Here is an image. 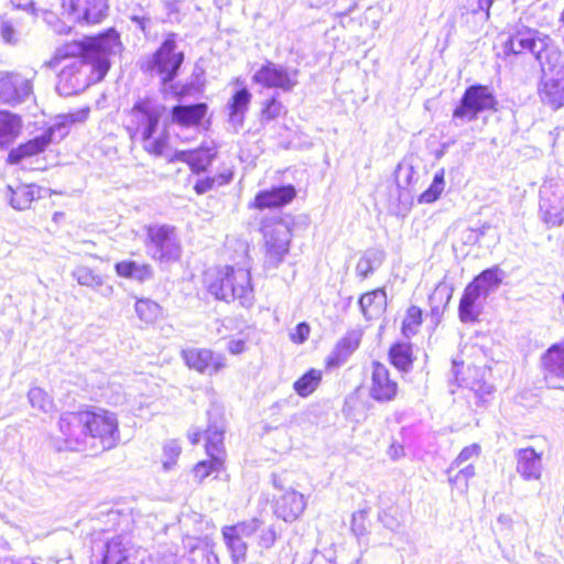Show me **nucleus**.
Masks as SVG:
<instances>
[{
	"label": "nucleus",
	"instance_id": "bf43d9fd",
	"mask_svg": "<svg viewBox=\"0 0 564 564\" xmlns=\"http://www.w3.org/2000/svg\"><path fill=\"white\" fill-rule=\"evenodd\" d=\"M216 186V178L213 177H204L197 180L194 185V189L198 195H203Z\"/></svg>",
	"mask_w": 564,
	"mask_h": 564
},
{
	"label": "nucleus",
	"instance_id": "4d7b16f0",
	"mask_svg": "<svg viewBox=\"0 0 564 564\" xmlns=\"http://www.w3.org/2000/svg\"><path fill=\"white\" fill-rule=\"evenodd\" d=\"M310 564H335V550L333 547L314 550Z\"/></svg>",
	"mask_w": 564,
	"mask_h": 564
},
{
	"label": "nucleus",
	"instance_id": "4be33fe9",
	"mask_svg": "<svg viewBox=\"0 0 564 564\" xmlns=\"http://www.w3.org/2000/svg\"><path fill=\"white\" fill-rule=\"evenodd\" d=\"M208 427L205 431L206 453L208 456L224 458L225 421L223 416L217 413V411H208Z\"/></svg>",
	"mask_w": 564,
	"mask_h": 564
},
{
	"label": "nucleus",
	"instance_id": "49530a36",
	"mask_svg": "<svg viewBox=\"0 0 564 564\" xmlns=\"http://www.w3.org/2000/svg\"><path fill=\"white\" fill-rule=\"evenodd\" d=\"M456 474L448 475V481L453 487H456L460 491H467L468 481L475 476V467L468 463L456 469Z\"/></svg>",
	"mask_w": 564,
	"mask_h": 564
},
{
	"label": "nucleus",
	"instance_id": "4c0bfd02",
	"mask_svg": "<svg viewBox=\"0 0 564 564\" xmlns=\"http://www.w3.org/2000/svg\"><path fill=\"white\" fill-rule=\"evenodd\" d=\"M394 177L400 192L410 191L419 181V173L409 160L400 162L395 169ZM402 193H400V196Z\"/></svg>",
	"mask_w": 564,
	"mask_h": 564
},
{
	"label": "nucleus",
	"instance_id": "ea45409f",
	"mask_svg": "<svg viewBox=\"0 0 564 564\" xmlns=\"http://www.w3.org/2000/svg\"><path fill=\"white\" fill-rule=\"evenodd\" d=\"M321 381L322 371L312 368L293 383V389L300 397L307 398L317 389Z\"/></svg>",
	"mask_w": 564,
	"mask_h": 564
},
{
	"label": "nucleus",
	"instance_id": "8fccbe9b",
	"mask_svg": "<svg viewBox=\"0 0 564 564\" xmlns=\"http://www.w3.org/2000/svg\"><path fill=\"white\" fill-rule=\"evenodd\" d=\"M422 323V311L417 306H410L402 323V330L405 336L413 335L417 332Z\"/></svg>",
	"mask_w": 564,
	"mask_h": 564
},
{
	"label": "nucleus",
	"instance_id": "13d9d810",
	"mask_svg": "<svg viewBox=\"0 0 564 564\" xmlns=\"http://www.w3.org/2000/svg\"><path fill=\"white\" fill-rule=\"evenodd\" d=\"M311 327L306 322L299 323L290 337L293 343L303 344L310 336Z\"/></svg>",
	"mask_w": 564,
	"mask_h": 564
},
{
	"label": "nucleus",
	"instance_id": "c756f323",
	"mask_svg": "<svg viewBox=\"0 0 564 564\" xmlns=\"http://www.w3.org/2000/svg\"><path fill=\"white\" fill-rule=\"evenodd\" d=\"M502 271L496 265L480 272L469 284L486 300L498 290L502 282Z\"/></svg>",
	"mask_w": 564,
	"mask_h": 564
},
{
	"label": "nucleus",
	"instance_id": "cd10ccee",
	"mask_svg": "<svg viewBox=\"0 0 564 564\" xmlns=\"http://www.w3.org/2000/svg\"><path fill=\"white\" fill-rule=\"evenodd\" d=\"M252 95L248 88L242 87L235 91L228 101L229 109V123L238 129L242 127L245 121V113L247 112L251 102Z\"/></svg>",
	"mask_w": 564,
	"mask_h": 564
},
{
	"label": "nucleus",
	"instance_id": "2f4dec72",
	"mask_svg": "<svg viewBox=\"0 0 564 564\" xmlns=\"http://www.w3.org/2000/svg\"><path fill=\"white\" fill-rule=\"evenodd\" d=\"M361 340L360 330H350L336 344L328 362L339 365L359 347Z\"/></svg>",
	"mask_w": 564,
	"mask_h": 564
},
{
	"label": "nucleus",
	"instance_id": "39448f33",
	"mask_svg": "<svg viewBox=\"0 0 564 564\" xmlns=\"http://www.w3.org/2000/svg\"><path fill=\"white\" fill-rule=\"evenodd\" d=\"M176 40V33H167L154 53L139 61L140 70L160 77L163 85L174 80L185 58L184 53L177 50Z\"/></svg>",
	"mask_w": 564,
	"mask_h": 564
},
{
	"label": "nucleus",
	"instance_id": "7c9ffc66",
	"mask_svg": "<svg viewBox=\"0 0 564 564\" xmlns=\"http://www.w3.org/2000/svg\"><path fill=\"white\" fill-rule=\"evenodd\" d=\"M171 162L181 161L188 164L192 173L199 175L212 164L213 155L207 151H175L170 160Z\"/></svg>",
	"mask_w": 564,
	"mask_h": 564
},
{
	"label": "nucleus",
	"instance_id": "864d4df0",
	"mask_svg": "<svg viewBox=\"0 0 564 564\" xmlns=\"http://www.w3.org/2000/svg\"><path fill=\"white\" fill-rule=\"evenodd\" d=\"M182 452L181 445L178 441L176 440H170L167 441L163 446V467L164 469H171L178 458L180 454Z\"/></svg>",
	"mask_w": 564,
	"mask_h": 564
},
{
	"label": "nucleus",
	"instance_id": "79ce46f5",
	"mask_svg": "<svg viewBox=\"0 0 564 564\" xmlns=\"http://www.w3.org/2000/svg\"><path fill=\"white\" fill-rule=\"evenodd\" d=\"M389 358L391 364L401 371H408L412 366L411 349L405 344H394L390 348Z\"/></svg>",
	"mask_w": 564,
	"mask_h": 564
},
{
	"label": "nucleus",
	"instance_id": "69168bd1",
	"mask_svg": "<svg viewBox=\"0 0 564 564\" xmlns=\"http://www.w3.org/2000/svg\"><path fill=\"white\" fill-rule=\"evenodd\" d=\"M214 178H216V185L217 186H221V185H226L230 182L231 180V174H225V173H221L217 176H215Z\"/></svg>",
	"mask_w": 564,
	"mask_h": 564
},
{
	"label": "nucleus",
	"instance_id": "a211bd4d",
	"mask_svg": "<svg viewBox=\"0 0 564 564\" xmlns=\"http://www.w3.org/2000/svg\"><path fill=\"white\" fill-rule=\"evenodd\" d=\"M296 196L293 185H274L268 189L259 191L253 200L249 203L250 209H279L290 204Z\"/></svg>",
	"mask_w": 564,
	"mask_h": 564
},
{
	"label": "nucleus",
	"instance_id": "ddd939ff",
	"mask_svg": "<svg viewBox=\"0 0 564 564\" xmlns=\"http://www.w3.org/2000/svg\"><path fill=\"white\" fill-rule=\"evenodd\" d=\"M564 193L562 186L553 181H545L540 187L539 209L542 220L547 226L560 225L563 220Z\"/></svg>",
	"mask_w": 564,
	"mask_h": 564
},
{
	"label": "nucleus",
	"instance_id": "a878e982",
	"mask_svg": "<svg viewBox=\"0 0 564 564\" xmlns=\"http://www.w3.org/2000/svg\"><path fill=\"white\" fill-rule=\"evenodd\" d=\"M28 34L25 17L15 12L0 19V36L8 45H18Z\"/></svg>",
	"mask_w": 564,
	"mask_h": 564
},
{
	"label": "nucleus",
	"instance_id": "e433bc0d",
	"mask_svg": "<svg viewBox=\"0 0 564 564\" xmlns=\"http://www.w3.org/2000/svg\"><path fill=\"white\" fill-rule=\"evenodd\" d=\"M21 129L19 116L0 111V148H7L17 139Z\"/></svg>",
	"mask_w": 564,
	"mask_h": 564
},
{
	"label": "nucleus",
	"instance_id": "423d86ee",
	"mask_svg": "<svg viewBox=\"0 0 564 564\" xmlns=\"http://www.w3.org/2000/svg\"><path fill=\"white\" fill-rule=\"evenodd\" d=\"M260 230L264 239L265 270H275L284 261L290 251L292 231L290 224L280 215L264 217Z\"/></svg>",
	"mask_w": 564,
	"mask_h": 564
},
{
	"label": "nucleus",
	"instance_id": "c03bdc74",
	"mask_svg": "<svg viewBox=\"0 0 564 564\" xmlns=\"http://www.w3.org/2000/svg\"><path fill=\"white\" fill-rule=\"evenodd\" d=\"M72 275L78 284L88 286L93 290H98L104 286L102 278L88 267L83 265L76 268Z\"/></svg>",
	"mask_w": 564,
	"mask_h": 564
},
{
	"label": "nucleus",
	"instance_id": "f8f14e48",
	"mask_svg": "<svg viewBox=\"0 0 564 564\" xmlns=\"http://www.w3.org/2000/svg\"><path fill=\"white\" fill-rule=\"evenodd\" d=\"M258 530L259 523L257 518L223 528L224 541L234 564H243L246 562L248 545L245 539L252 536Z\"/></svg>",
	"mask_w": 564,
	"mask_h": 564
},
{
	"label": "nucleus",
	"instance_id": "c85d7f7f",
	"mask_svg": "<svg viewBox=\"0 0 564 564\" xmlns=\"http://www.w3.org/2000/svg\"><path fill=\"white\" fill-rule=\"evenodd\" d=\"M207 112L204 102L193 105H177L171 110L172 120L181 126H194L202 121Z\"/></svg>",
	"mask_w": 564,
	"mask_h": 564
},
{
	"label": "nucleus",
	"instance_id": "4468645a",
	"mask_svg": "<svg viewBox=\"0 0 564 564\" xmlns=\"http://www.w3.org/2000/svg\"><path fill=\"white\" fill-rule=\"evenodd\" d=\"M541 368L549 388L564 390V340L552 344L542 354Z\"/></svg>",
	"mask_w": 564,
	"mask_h": 564
},
{
	"label": "nucleus",
	"instance_id": "b1692460",
	"mask_svg": "<svg viewBox=\"0 0 564 564\" xmlns=\"http://www.w3.org/2000/svg\"><path fill=\"white\" fill-rule=\"evenodd\" d=\"M130 538L119 534L108 540L100 553V564H129Z\"/></svg>",
	"mask_w": 564,
	"mask_h": 564
},
{
	"label": "nucleus",
	"instance_id": "09e8293b",
	"mask_svg": "<svg viewBox=\"0 0 564 564\" xmlns=\"http://www.w3.org/2000/svg\"><path fill=\"white\" fill-rule=\"evenodd\" d=\"M160 311V305L148 299L138 300L135 303V313L139 318L145 323L154 322L158 318Z\"/></svg>",
	"mask_w": 564,
	"mask_h": 564
},
{
	"label": "nucleus",
	"instance_id": "6e6d98bb",
	"mask_svg": "<svg viewBox=\"0 0 564 564\" xmlns=\"http://www.w3.org/2000/svg\"><path fill=\"white\" fill-rule=\"evenodd\" d=\"M467 386L482 403L487 402V398L494 392L492 384L487 383L484 380H476L467 383Z\"/></svg>",
	"mask_w": 564,
	"mask_h": 564
},
{
	"label": "nucleus",
	"instance_id": "f257e3e1",
	"mask_svg": "<svg viewBox=\"0 0 564 564\" xmlns=\"http://www.w3.org/2000/svg\"><path fill=\"white\" fill-rule=\"evenodd\" d=\"M120 35L109 29L94 37L74 41L56 48L53 57L44 63L51 69L62 66L57 75L56 91L73 96L104 79L110 68L111 56L121 52Z\"/></svg>",
	"mask_w": 564,
	"mask_h": 564
},
{
	"label": "nucleus",
	"instance_id": "de8ad7c7",
	"mask_svg": "<svg viewBox=\"0 0 564 564\" xmlns=\"http://www.w3.org/2000/svg\"><path fill=\"white\" fill-rule=\"evenodd\" d=\"M224 467V458H218L216 456H209V460H203L196 464L194 468V476L199 481L204 480L206 477L212 475L213 473H218Z\"/></svg>",
	"mask_w": 564,
	"mask_h": 564
},
{
	"label": "nucleus",
	"instance_id": "aec40b11",
	"mask_svg": "<svg viewBox=\"0 0 564 564\" xmlns=\"http://www.w3.org/2000/svg\"><path fill=\"white\" fill-rule=\"evenodd\" d=\"M539 93L543 102L557 109L564 106V62L541 80Z\"/></svg>",
	"mask_w": 564,
	"mask_h": 564
},
{
	"label": "nucleus",
	"instance_id": "6e6552de",
	"mask_svg": "<svg viewBox=\"0 0 564 564\" xmlns=\"http://www.w3.org/2000/svg\"><path fill=\"white\" fill-rule=\"evenodd\" d=\"M496 105V96L489 86L470 85L465 89L458 105L453 110L452 122L458 127L475 121L479 113L495 110Z\"/></svg>",
	"mask_w": 564,
	"mask_h": 564
},
{
	"label": "nucleus",
	"instance_id": "680f3d73",
	"mask_svg": "<svg viewBox=\"0 0 564 564\" xmlns=\"http://www.w3.org/2000/svg\"><path fill=\"white\" fill-rule=\"evenodd\" d=\"M130 20L135 24L138 29H140L143 33H147V30L151 22L150 17L131 14Z\"/></svg>",
	"mask_w": 564,
	"mask_h": 564
},
{
	"label": "nucleus",
	"instance_id": "473e14b6",
	"mask_svg": "<svg viewBox=\"0 0 564 564\" xmlns=\"http://www.w3.org/2000/svg\"><path fill=\"white\" fill-rule=\"evenodd\" d=\"M116 273L126 279L145 282L153 278V269L148 263H138L133 260H123L115 264Z\"/></svg>",
	"mask_w": 564,
	"mask_h": 564
},
{
	"label": "nucleus",
	"instance_id": "a19ab883",
	"mask_svg": "<svg viewBox=\"0 0 564 564\" xmlns=\"http://www.w3.org/2000/svg\"><path fill=\"white\" fill-rule=\"evenodd\" d=\"M188 561L191 564H219L213 547L205 542H197L191 547Z\"/></svg>",
	"mask_w": 564,
	"mask_h": 564
},
{
	"label": "nucleus",
	"instance_id": "9b49d317",
	"mask_svg": "<svg viewBox=\"0 0 564 564\" xmlns=\"http://www.w3.org/2000/svg\"><path fill=\"white\" fill-rule=\"evenodd\" d=\"M299 70L282 64L267 61L252 75V80L265 88H276L290 93L299 84Z\"/></svg>",
	"mask_w": 564,
	"mask_h": 564
},
{
	"label": "nucleus",
	"instance_id": "f704fd0d",
	"mask_svg": "<svg viewBox=\"0 0 564 564\" xmlns=\"http://www.w3.org/2000/svg\"><path fill=\"white\" fill-rule=\"evenodd\" d=\"M386 259V252L380 248L367 249L356 265V273L361 279H367L378 270Z\"/></svg>",
	"mask_w": 564,
	"mask_h": 564
},
{
	"label": "nucleus",
	"instance_id": "bb28decb",
	"mask_svg": "<svg viewBox=\"0 0 564 564\" xmlns=\"http://www.w3.org/2000/svg\"><path fill=\"white\" fill-rule=\"evenodd\" d=\"M517 471L525 480H536L541 477L542 459L532 447L521 448L516 454Z\"/></svg>",
	"mask_w": 564,
	"mask_h": 564
},
{
	"label": "nucleus",
	"instance_id": "f03ea898",
	"mask_svg": "<svg viewBox=\"0 0 564 564\" xmlns=\"http://www.w3.org/2000/svg\"><path fill=\"white\" fill-rule=\"evenodd\" d=\"M166 107L154 98H139L130 110L131 124L127 127L130 137H139L143 149L155 156H161L167 147L169 135L165 131L156 134L160 120Z\"/></svg>",
	"mask_w": 564,
	"mask_h": 564
},
{
	"label": "nucleus",
	"instance_id": "37998d69",
	"mask_svg": "<svg viewBox=\"0 0 564 564\" xmlns=\"http://www.w3.org/2000/svg\"><path fill=\"white\" fill-rule=\"evenodd\" d=\"M445 187V173L440 170L434 174L432 184L419 196V203L431 204L437 200Z\"/></svg>",
	"mask_w": 564,
	"mask_h": 564
},
{
	"label": "nucleus",
	"instance_id": "dca6fc26",
	"mask_svg": "<svg viewBox=\"0 0 564 564\" xmlns=\"http://www.w3.org/2000/svg\"><path fill=\"white\" fill-rule=\"evenodd\" d=\"M64 12L75 22L99 23L106 15L107 0H62Z\"/></svg>",
	"mask_w": 564,
	"mask_h": 564
},
{
	"label": "nucleus",
	"instance_id": "338daca9",
	"mask_svg": "<svg viewBox=\"0 0 564 564\" xmlns=\"http://www.w3.org/2000/svg\"><path fill=\"white\" fill-rule=\"evenodd\" d=\"M403 452V448L402 446L400 445H391V447L389 448V455L392 459H397L401 453Z\"/></svg>",
	"mask_w": 564,
	"mask_h": 564
},
{
	"label": "nucleus",
	"instance_id": "603ef678",
	"mask_svg": "<svg viewBox=\"0 0 564 564\" xmlns=\"http://www.w3.org/2000/svg\"><path fill=\"white\" fill-rule=\"evenodd\" d=\"M480 453V447L477 444H473L469 446L464 447L458 456L452 462L449 467L446 470L447 475H451V473H454L455 469L460 468L463 465H466L467 462H469L473 458H477Z\"/></svg>",
	"mask_w": 564,
	"mask_h": 564
},
{
	"label": "nucleus",
	"instance_id": "6ab92c4d",
	"mask_svg": "<svg viewBox=\"0 0 564 564\" xmlns=\"http://www.w3.org/2000/svg\"><path fill=\"white\" fill-rule=\"evenodd\" d=\"M32 94V82L17 73L0 72V102L15 105Z\"/></svg>",
	"mask_w": 564,
	"mask_h": 564
},
{
	"label": "nucleus",
	"instance_id": "1a4fd4ad",
	"mask_svg": "<svg viewBox=\"0 0 564 564\" xmlns=\"http://www.w3.org/2000/svg\"><path fill=\"white\" fill-rule=\"evenodd\" d=\"M144 241L147 253L160 263L175 262L181 257V243L175 227L170 225H149Z\"/></svg>",
	"mask_w": 564,
	"mask_h": 564
},
{
	"label": "nucleus",
	"instance_id": "393cba45",
	"mask_svg": "<svg viewBox=\"0 0 564 564\" xmlns=\"http://www.w3.org/2000/svg\"><path fill=\"white\" fill-rule=\"evenodd\" d=\"M484 296L468 283L458 305L459 319L465 324L477 322L484 308Z\"/></svg>",
	"mask_w": 564,
	"mask_h": 564
},
{
	"label": "nucleus",
	"instance_id": "f3484780",
	"mask_svg": "<svg viewBox=\"0 0 564 564\" xmlns=\"http://www.w3.org/2000/svg\"><path fill=\"white\" fill-rule=\"evenodd\" d=\"M58 425L66 449L77 451L80 446L87 444L88 436L84 411L62 414Z\"/></svg>",
	"mask_w": 564,
	"mask_h": 564
},
{
	"label": "nucleus",
	"instance_id": "052dcab7",
	"mask_svg": "<svg viewBox=\"0 0 564 564\" xmlns=\"http://www.w3.org/2000/svg\"><path fill=\"white\" fill-rule=\"evenodd\" d=\"M227 349L232 355H238L246 349V339L243 338H231L227 344Z\"/></svg>",
	"mask_w": 564,
	"mask_h": 564
},
{
	"label": "nucleus",
	"instance_id": "2eb2a0df",
	"mask_svg": "<svg viewBox=\"0 0 564 564\" xmlns=\"http://www.w3.org/2000/svg\"><path fill=\"white\" fill-rule=\"evenodd\" d=\"M182 358L189 369L206 376H214L226 367L225 356L206 348L183 349Z\"/></svg>",
	"mask_w": 564,
	"mask_h": 564
},
{
	"label": "nucleus",
	"instance_id": "7ed1b4c3",
	"mask_svg": "<svg viewBox=\"0 0 564 564\" xmlns=\"http://www.w3.org/2000/svg\"><path fill=\"white\" fill-rule=\"evenodd\" d=\"M208 292L227 303L238 300L241 306L253 304L254 293L250 271L231 265L209 270L205 276Z\"/></svg>",
	"mask_w": 564,
	"mask_h": 564
},
{
	"label": "nucleus",
	"instance_id": "5701e85b",
	"mask_svg": "<svg viewBox=\"0 0 564 564\" xmlns=\"http://www.w3.org/2000/svg\"><path fill=\"white\" fill-rule=\"evenodd\" d=\"M306 501L304 496L295 490H288L275 501V514L285 522L296 520L304 511Z\"/></svg>",
	"mask_w": 564,
	"mask_h": 564
},
{
	"label": "nucleus",
	"instance_id": "0e129e2a",
	"mask_svg": "<svg viewBox=\"0 0 564 564\" xmlns=\"http://www.w3.org/2000/svg\"><path fill=\"white\" fill-rule=\"evenodd\" d=\"M494 0H477L478 9L474 12L481 11L485 13L486 19L489 18V10L492 6Z\"/></svg>",
	"mask_w": 564,
	"mask_h": 564
},
{
	"label": "nucleus",
	"instance_id": "20e7f679",
	"mask_svg": "<svg viewBox=\"0 0 564 564\" xmlns=\"http://www.w3.org/2000/svg\"><path fill=\"white\" fill-rule=\"evenodd\" d=\"M506 50L513 54L525 52L533 54L544 76L561 64L562 52L555 41L535 30L519 31L510 35L506 43Z\"/></svg>",
	"mask_w": 564,
	"mask_h": 564
},
{
	"label": "nucleus",
	"instance_id": "58836bf2",
	"mask_svg": "<svg viewBox=\"0 0 564 564\" xmlns=\"http://www.w3.org/2000/svg\"><path fill=\"white\" fill-rule=\"evenodd\" d=\"M452 299V290L444 284H438L430 295L431 318L436 324L441 322L444 308Z\"/></svg>",
	"mask_w": 564,
	"mask_h": 564
},
{
	"label": "nucleus",
	"instance_id": "e2e57ef3",
	"mask_svg": "<svg viewBox=\"0 0 564 564\" xmlns=\"http://www.w3.org/2000/svg\"><path fill=\"white\" fill-rule=\"evenodd\" d=\"M463 241L466 245H476V243H478L477 234L475 231V228H467L463 232Z\"/></svg>",
	"mask_w": 564,
	"mask_h": 564
},
{
	"label": "nucleus",
	"instance_id": "5fc2aeb1",
	"mask_svg": "<svg viewBox=\"0 0 564 564\" xmlns=\"http://www.w3.org/2000/svg\"><path fill=\"white\" fill-rule=\"evenodd\" d=\"M283 110V105L276 97H272L265 101L261 110V121H271L276 119Z\"/></svg>",
	"mask_w": 564,
	"mask_h": 564
},
{
	"label": "nucleus",
	"instance_id": "0eeeda50",
	"mask_svg": "<svg viewBox=\"0 0 564 564\" xmlns=\"http://www.w3.org/2000/svg\"><path fill=\"white\" fill-rule=\"evenodd\" d=\"M88 115L87 110H83L78 113H69L65 117L66 121L57 122L51 126L44 133L37 135L25 143L12 149L9 154L7 162L9 164H19L23 159L37 155L48 147L52 142L61 141L64 139L69 130L68 123L80 121L86 119Z\"/></svg>",
	"mask_w": 564,
	"mask_h": 564
},
{
	"label": "nucleus",
	"instance_id": "72a5a7b5",
	"mask_svg": "<svg viewBox=\"0 0 564 564\" xmlns=\"http://www.w3.org/2000/svg\"><path fill=\"white\" fill-rule=\"evenodd\" d=\"M359 307L367 319L380 315L387 305V294L383 289H377L362 294L359 299Z\"/></svg>",
	"mask_w": 564,
	"mask_h": 564
},
{
	"label": "nucleus",
	"instance_id": "412c9836",
	"mask_svg": "<svg viewBox=\"0 0 564 564\" xmlns=\"http://www.w3.org/2000/svg\"><path fill=\"white\" fill-rule=\"evenodd\" d=\"M397 390L398 384L390 379L387 367L380 362H373L370 395L380 402L391 401L394 399Z\"/></svg>",
	"mask_w": 564,
	"mask_h": 564
},
{
	"label": "nucleus",
	"instance_id": "a18cd8bd",
	"mask_svg": "<svg viewBox=\"0 0 564 564\" xmlns=\"http://www.w3.org/2000/svg\"><path fill=\"white\" fill-rule=\"evenodd\" d=\"M28 398L32 408L37 409L44 413H48L54 408L53 399L39 387L30 389Z\"/></svg>",
	"mask_w": 564,
	"mask_h": 564
},
{
	"label": "nucleus",
	"instance_id": "c9c22d12",
	"mask_svg": "<svg viewBox=\"0 0 564 564\" xmlns=\"http://www.w3.org/2000/svg\"><path fill=\"white\" fill-rule=\"evenodd\" d=\"M8 191L10 193V205L17 210H25L30 208L32 202L36 197H40V187L33 184H22L17 188L8 186Z\"/></svg>",
	"mask_w": 564,
	"mask_h": 564
},
{
	"label": "nucleus",
	"instance_id": "774afa93",
	"mask_svg": "<svg viewBox=\"0 0 564 564\" xmlns=\"http://www.w3.org/2000/svg\"><path fill=\"white\" fill-rule=\"evenodd\" d=\"M490 228V226L488 225H484L481 226L480 228H477L475 229L476 234H477V240L479 241L481 239V237H484L487 232V230Z\"/></svg>",
	"mask_w": 564,
	"mask_h": 564
},
{
	"label": "nucleus",
	"instance_id": "3c124183",
	"mask_svg": "<svg viewBox=\"0 0 564 564\" xmlns=\"http://www.w3.org/2000/svg\"><path fill=\"white\" fill-rule=\"evenodd\" d=\"M259 530L253 535H256V541L259 547L261 549H271L276 541V531L273 525H263V522L258 519Z\"/></svg>",
	"mask_w": 564,
	"mask_h": 564
},
{
	"label": "nucleus",
	"instance_id": "9d476101",
	"mask_svg": "<svg viewBox=\"0 0 564 564\" xmlns=\"http://www.w3.org/2000/svg\"><path fill=\"white\" fill-rule=\"evenodd\" d=\"M88 440L102 451L111 449L120 441L117 416L106 410L84 411Z\"/></svg>",
	"mask_w": 564,
	"mask_h": 564
}]
</instances>
